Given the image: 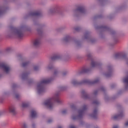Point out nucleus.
<instances>
[{
    "instance_id": "obj_1",
    "label": "nucleus",
    "mask_w": 128,
    "mask_h": 128,
    "mask_svg": "<svg viewBox=\"0 0 128 128\" xmlns=\"http://www.w3.org/2000/svg\"><path fill=\"white\" fill-rule=\"evenodd\" d=\"M60 102V100L58 95L55 94L52 98L46 100L44 102V105L47 106V108H52L54 106V102L58 103Z\"/></svg>"
},
{
    "instance_id": "obj_2",
    "label": "nucleus",
    "mask_w": 128,
    "mask_h": 128,
    "mask_svg": "<svg viewBox=\"0 0 128 128\" xmlns=\"http://www.w3.org/2000/svg\"><path fill=\"white\" fill-rule=\"evenodd\" d=\"M50 82V80L48 79L43 80L40 84L37 86V90L39 94H42L44 92V84H48Z\"/></svg>"
},
{
    "instance_id": "obj_3",
    "label": "nucleus",
    "mask_w": 128,
    "mask_h": 128,
    "mask_svg": "<svg viewBox=\"0 0 128 128\" xmlns=\"http://www.w3.org/2000/svg\"><path fill=\"white\" fill-rule=\"evenodd\" d=\"M14 34L19 38H22V36H24V34L20 30H15Z\"/></svg>"
},
{
    "instance_id": "obj_4",
    "label": "nucleus",
    "mask_w": 128,
    "mask_h": 128,
    "mask_svg": "<svg viewBox=\"0 0 128 128\" xmlns=\"http://www.w3.org/2000/svg\"><path fill=\"white\" fill-rule=\"evenodd\" d=\"M0 66L1 68H3L6 72L8 73L10 72V66L6 65V64H1Z\"/></svg>"
},
{
    "instance_id": "obj_5",
    "label": "nucleus",
    "mask_w": 128,
    "mask_h": 128,
    "mask_svg": "<svg viewBox=\"0 0 128 128\" xmlns=\"http://www.w3.org/2000/svg\"><path fill=\"white\" fill-rule=\"evenodd\" d=\"M9 112L13 114H16V109L14 106H11L9 108Z\"/></svg>"
},
{
    "instance_id": "obj_6",
    "label": "nucleus",
    "mask_w": 128,
    "mask_h": 128,
    "mask_svg": "<svg viewBox=\"0 0 128 128\" xmlns=\"http://www.w3.org/2000/svg\"><path fill=\"white\" fill-rule=\"evenodd\" d=\"M40 44V39H36L34 42V44L36 46H39Z\"/></svg>"
},
{
    "instance_id": "obj_7",
    "label": "nucleus",
    "mask_w": 128,
    "mask_h": 128,
    "mask_svg": "<svg viewBox=\"0 0 128 128\" xmlns=\"http://www.w3.org/2000/svg\"><path fill=\"white\" fill-rule=\"evenodd\" d=\"M31 116L32 118H36V112L35 110H32L31 112Z\"/></svg>"
},
{
    "instance_id": "obj_8",
    "label": "nucleus",
    "mask_w": 128,
    "mask_h": 128,
    "mask_svg": "<svg viewBox=\"0 0 128 128\" xmlns=\"http://www.w3.org/2000/svg\"><path fill=\"white\" fill-rule=\"evenodd\" d=\"M92 68H94V66H96V62H92Z\"/></svg>"
},
{
    "instance_id": "obj_9",
    "label": "nucleus",
    "mask_w": 128,
    "mask_h": 128,
    "mask_svg": "<svg viewBox=\"0 0 128 128\" xmlns=\"http://www.w3.org/2000/svg\"><path fill=\"white\" fill-rule=\"evenodd\" d=\"M28 104L26 103H22V108H26L28 106Z\"/></svg>"
},
{
    "instance_id": "obj_10",
    "label": "nucleus",
    "mask_w": 128,
    "mask_h": 128,
    "mask_svg": "<svg viewBox=\"0 0 128 128\" xmlns=\"http://www.w3.org/2000/svg\"><path fill=\"white\" fill-rule=\"evenodd\" d=\"M84 8L81 7L80 8L78 9V10H80V12H84Z\"/></svg>"
},
{
    "instance_id": "obj_11",
    "label": "nucleus",
    "mask_w": 128,
    "mask_h": 128,
    "mask_svg": "<svg viewBox=\"0 0 128 128\" xmlns=\"http://www.w3.org/2000/svg\"><path fill=\"white\" fill-rule=\"evenodd\" d=\"M120 116H122V115L120 114V115H118L117 116H115L114 117V120H116V118H120Z\"/></svg>"
},
{
    "instance_id": "obj_12",
    "label": "nucleus",
    "mask_w": 128,
    "mask_h": 128,
    "mask_svg": "<svg viewBox=\"0 0 128 128\" xmlns=\"http://www.w3.org/2000/svg\"><path fill=\"white\" fill-rule=\"evenodd\" d=\"M38 14H40V12H36L34 14V16H38Z\"/></svg>"
},
{
    "instance_id": "obj_13",
    "label": "nucleus",
    "mask_w": 128,
    "mask_h": 128,
    "mask_svg": "<svg viewBox=\"0 0 128 128\" xmlns=\"http://www.w3.org/2000/svg\"><path fill=\"white\" fill-rule=\"evenodd\" d=\"M72 84H74V85L76 84L77 82H76V81H74L72 82Z\"/></svg>"
},
{
    "instance_id": "obj_14",
    "label": "nucleus",
    "mask_w": 128,
    "mask_h": 128,
    "mask_svg": "<svg viewBox=\"0 0 128 128\" xmlns=\"http://www.w3.org/2000/svg\"><path fill=\"white\" fill-rule=\"evenodd\" d=\"M56 58H58V56H54V57H53L52 58V60H56Z\"/></svg>"
},
{
    "instance_id": "obj_15",
    "label": "nucleus",
    "mask_w": 128,
    "mask_h": 128,
    "mask_svg": "<svg viewBox=\"0 0 128 128\" xmlns=\"http://www.w3.org/2000/svg\"><path fill=\"white\" fill-rule=\"evenodd\" d=\"M26 64H28V63H23L22 66H26Z\"/></svg>"
},
{
    "instance_id": "obj_16",
    "label": "nucleus",
    "mask_w": 128,
    "mask_h": 128,
    "mask_svg": "<svg viewBox=\"0 0 128 128\" xmlns=\"http://www.w3.org/2000/svg\"><path fill=\"white\" fill-rule=\"evenodd\" d=\"M113 128H118V126H114Z\"/></svg>"
},
{
    "instance_id": "obj_17",
    "label": "nucleus",
    "mask_w": 128,
    "mask_h": 128,
    "mask_svg": "<svg viewBox=\"0 0 128 128\" xmlns=\"http://www.w3.org/2000/svg\"><path fill=\"white\" fill-rule=\"evenodd\" d=\"M125 126H128V122H126L125 124Z\"/></svg>"
},
{
    "instance_id": "obj_18",
    "label": "nucleus",
    "mask_w": 128,
    "mask_h": 128,
    "mask_svg": "<svg viewBox=\"0 0 128 128\" xmlns=\"http://www.w3.org/2000/svg\"><path fill=\"white\" fill-rule=\"evenodd\" d=\"M70 128H76V127L74 126H70Z\"/></svg>"
},
{
    "instance_id": "obj_19",
    "label": "nucleus",
    "mask_w": 128,
    "mask_h": 128,
    "mask_svg": "<svg viewBox=\"0 0 128 128\" xmlns=\"http://www.w3.org/2000/svg\"><path fill=\"white\" fill-rule=\"evenodd\" d=\"M65 112H64V111H63V112H62V113H63V114H65Z\"/></svg>"
},
{
    "instance_id": "obj_20",
    "label": "nucleus",
    "mask_w": 128,
    "mask_h": 128,
    "mask_svg": "<svg viewBox=\"0 0 128 128\" xmlns=\"http://www.w3.org/2000/svg\"><path fill=\"white\" fill-rule=\"evenodd\" d=\"M98 82L97 81H96V82Z\"/></svg>"
},
{
    "instance_id": "obj_21",
    "label": "nucleus",
    "mask_w": 128,
    "mask_h": 128,
    "mask_svg": "<svg viewBox=\"0 0 128 128\" xmlns=\"http://www.w3.org/2000/svg\"><path fill=\"white\" fill-rule=\"evenodd\" d=\"M26 126V124H24V126Z\"/></svg>"
}]
</instances>
